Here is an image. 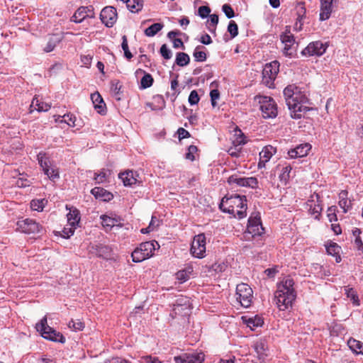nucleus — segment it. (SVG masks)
Listing matches in <instances>:
<instances>
[{
  "label": "nucleus",
  "instance_id": "47",
  "mask_svg": "<svg viewBox=\"0 0 363 363\" xmlns=\"http://www.w3.org/2000/svg\"><path fill=\"white\" fill-rule=\"evenodd\" d=\"M305 13H306L305 8L303 6H301L298 11V17H297L296 22L294 26V28L296 30H301L302 29L301 21H302V18H303Z\"/></svg>",
  "mask_w": 363,
  "mask_h": 363
},
{
  "label": "nucleus",
  "instance_id": "36",
  "mask_svg": "<svg viewBox=\"0 0 363 363\" xmlns=\"http://www.w3.org/2000/svg\"><path fill=\"white\" fill-rule=\"evenodd\" d=\"M163 26L164 25L160 23H153L145 30V34L146 36L153 37L162 29Z\"/></svg>",
  "mask_w": 363,
  "mask_h": 363
},
{
  "label": "nucleus",
  "instance_id": "17",
  "mask_svg": "<svg viewBox=\"0 0 363 363\" xmlns=\"http://www.w3.org/2000/svg\"><path fill=\"white\" fill-rule=\"evenodd\" d=\"M117 18L116 9L113 6H106L100 13L102 23L107 27H112L116 22Z\"/></svg>",
  "mask_w": 363,
  "mask_h": 363
},
{
  "label": "nucleus",
  "instance_id": "39",
  "mask_svg": "<svg viewBox=\"0 0 363 363\" xmlns=\"http://www.w3.org/2000/svg\"><path fill=\"white\" fill-rule=\"evenodd\" d=\"M190 62L189 56L185 52H178L176 56L175 62L180 67L187 65Z\"/></svg>",
  "mask_w": 363,
  "mask_h": 363
},
{
  "label": "nucleus",
  "instance_id": "7",
  "mask_svg": "<svg viewBox=\"0 0 363 363\" xmlns=\"http://www.w3.org/2000/svg\"><path fill=\"white\" fill-rule=\"evenodd\" d=\"M256 99L260 104V110L264 118H273L277 116V106L274 100L265 96H257Z\"/></svg>",
  "mask_w": 363,
  "mask_h": 363
},
{
  "label": "nucleus",
  "instance_id": "50",
  "mask_svg": "<svg viewBox=\"0 0 363 363\" xmlns=\"http://www.w3.org/2000/svg\"><path fill=\"white\" fill-rule=\"evenodd\" d=\"M190 271L186 269L180 270L176 273V277L181 282H184L189 279Z\"/></svg>",
  "mask_w": 363,
  "mask_h": 363
},
{
  "label": "nucleus",
  "instance_id": "46",
  "mask_svg": "<svg viewBox=\"0 0 363 363\" xmlns=\"http://www.w3.org/2000/svg\"><path fill=\"white\" fill-rule=\"evenodd\" d=\"M121 47L123 50L124 51V55L128 60H130L133 57V55L129 50L128 48V39L126 35L122 36V43Z\"/></svg>",
  "mask_w": 363,
  "mask_h": 363
},
{
  "label": "nucleus",
  "instance_id": "61",
  "mask_svg": "<svg viewBox=\"0 0 363 363\" xmlns=\"http://www.w3.org/2000/svg\"><path fill=\"white\" fill-rule=\"evenodd\" d=\"M76 228V226L65 227L62 230L63 237L69 238L74 234Z\"/></svg>",
  "mask_w": 363,
  "mask_h": 363
},
{
  "label": "nucleus",
  "instance_id": "58",
  "mask_svg": "<svg viewBox=\"0 0 363 363\" xmlns=\"http://www.w3.org/2000/svg\"><path fill=\"white\" fill-rule=\"evenodd\" d=\"M338 204L340 207L342 208L344 213H347L352 206L351 201L348 200V199L343 201H339Z\"/></svg>",
  "mask_w": 363,
  "mask_h": 363
},
{
  "label": "nucleus",
  "instance_id": "28",
  "mask_svg": "<svg viewBox=\"0 0 363 363\" xmlns=\"http://www.w3.org/2000/svg\"><path fill=\"white\" fill-rule=\"evenodd\" d=\"M154 102L147 103L146 106L152 111L162 110L165 106V101L162 96L157 95L153 98Z\"/></svg>",
  "mask_w": 363,
  "mask_h": 363
},
{
  "label": "nucleus",
  "instance_id": "18",
  "mask_svg": "<svg viewBox=\"0 0 363 363\" xmlns=\"http://www.w3.org/2000/svg\"><path fill=\"white\" fill-rule=\"evenodd\" d=\"M276 153V148L272 145L264 147L259 152V161L258 162V168L262 169L265 167L266 163L269 161L271 157Z\"/></svg>",
  "mask_w": 363,
  "mask_h": 363
},
{
  "label": "nucleus",
  "instance_id": "19",
  "mask_svg": "<svg viewBox=\"0 0 363 363\" xmlns=\"http://www.w3.org/2000/svg\"><path fill=\"white\" fill-rule=\"evenodd\" d=\"M118 177L125 186H130L139 182V174L132 170H126L120 173Z\"/></svg>",
  "mask_w": 363,
  "mask_h": 363
},
{
  "label": "nucleus",
  "instance_id": "23",
  "mask_svg": "<svg viewBox=\"0 0 363 363\" xmlns=\"http://www.w3.org/2000/svg\"><path fill=\"white\" fill-rule=\"evenodd\" d=\"M156 246H157L158 248L160 247L158 242L153 240L141 243L139 248L148 259L153 255V252L155 250Z\"/></svg>",
  "mask_w": 363,
  "mask_h": 363
},
{
  "label": "nucleus",
  "instance_id": "59",
  "mask_svg": "<svg viewBox=\"0 0 363 363\" xmlns=\"http://www.w3.org/2000/svg\"><path fill=\"white\" fill-rule=\"evenodd\" d=\"M233 147H231L228 150V153L232 157H238L240 156V153L241 151V147L237 145H233Z\"/></svg>",
  "mask_w": 363,
  "mask_h": 363
},
{
  "label": "nucleus",
  "instance_id": "57",
  "mask_svg": "<svg viewBox=\"0 0 363 363\" xmlns=\"http://www.w3.org/2000/svg\"><path fill=\"white\" fill-rule=\"evenodd\" d=\"M121 84L118 80H114L111 82V89L115 95H118L121 92Z\"/></svg>",
  "mask_w": 363,
  "mask_h": 363
},
{
  "label": "nucleus",
  "instance_id": "41",
  "mask_svg": "<svg viewBox=\"0 0 363 363\" xmlns=\"http://www.w3.org/2000/svg\"><path fill=\"white\" fill-rule=\"evenodd\" d=\"M47 201L43 199H33L30 201V208L33 211H42L47 203Z\"/></svg>",
  "mask_w": 363,
  "mask_h": 363
},
{
  "label": "nucleus",
  "instance_id": "6",
  "mask_svg": "<svg viewBox=\"0 0 363 363\" xmlns=\"http://www.w3.org/2000/svg\"><path fill=\"white\" fill-rule=\"evenodd\" d=\"M279 62L277 60L267 63L262 70V83L269 88L274 87V80L279 72Z\"/></svg>",
  "mask_w": 363,
  "mask_h": 363
},
{
  "label": "nucleus",
  "instance_id": "35",
  "mask_svg": "<svg viewBox=\"0 0 363 363\" xmlns=\"http://www.w3.org/2000/svg\"><path fill=\"white\" fill-rule=\"evenodd\" d=\"M349 347L357 354H363V342L353 338L348 340Z\"/></svg>",
  "mask_w": 363,
  "mask_h": 363
},
{
  "label": "nucleus",
  "instance_id": "24",
  "mask_svg": "<svg viewBox=\"0 0 363 363\" xmlns=\"http://www.w3.org/2000/svg\"><path fill=\"white\" fill-rule=\"evenodd\" d=\"M91 11V7L81 6L75 11L71 21L75 23H81L84 19L90 16L89 13Z\"/></svg>",
  "mask_w": 363,
  "mask_h": 363
},
{
  "label": "nucleus",
  "instance_id": "9",
  "mask_svg": "<svg viewBox=\"0 0 363 363\" xmlns=\"http://www.w3.org/2000/svg\"><path fill=\"white\" fill-rule=\"evenodd\" d=\"M17 229L26 234H38L43 230V226L35 220L26 218L17 222Z\"/></svg>",
  "mask_w": 363,
  "mask_h": 363
},
{
  "label": "nucleus",
  "instance_id": "5",
  "mask_svg": "<svg viewBox=\"0 0 363 363\" xmlns=\"http://www.w3.org/2000/svg\"><path fill=\"white\" fill-rule=\"evenodd\" d=\"M264 229L262 227L259 216H250L248 219L247 230L243 235L246 240H250L256 238H260L264 234Z\"/></svg>",
  "mask_w": 363,
  "mask_h": 363
},
{
  "label": "nucleus",
  "instance_id": "54",
  "mask_svg": "<svg viewBox=\"0 0 363 363\" xmlns=\"http://www.w3.org/2000/svg\"><path fill=\"white\" fill-rule=\"evenodd\" d=\"M222 10L228 18H231L235 16V12L230 5L225 4L223 5Z\"/></svg>",
  "mask_w": 363,
  "mask_h": 363
},
{
  "label": "nucleus",
  "instance_id": "42",
  "mask_svg": "<svg viewBox=\"0 0 363 363\" xmlns=\"http://www.w3.org/2000/svg\"><path fill=\"white\" fill-rule=\"evenodd\" d=\"M154 79L152 76L149 73H145L140 80V88H149L152 85Z\"/></svg>",
  "mask_w": 363,
  "mask_h": 363
},
{
  "label": "nucleus",
  "instance_id": "29",
  "mask_svg": "<svg viewBox=\"0 0 363 363\" xmlns=\"http://www.w3.org/2000/svg\"><path fill=\"white\" fill-rule=\"evenodd\" d=\"M60 40H61L57 35H50L46 45L43 48V50L46 52H52Z\"/></svg>",
  "mask_w": 363,
  "mask_h": 363
},
{
  "label": "nucleus",
  "instance_id": "60",
  "mask_svg": "<svg viewBox=\"0 0 363 363\" xmlns=\"http://www.w3.org/2000/svg\"><path fill=\"white\" fill-rule=\"evenodd\" d=\"M336 206H330L328 209V218L330 222L337 220V216L335 213Z\"/></svg>",
  "mask_w": 363,
  "mask_h": 363
},
{
  "label": "nucleus",
  "instance_id": "25",
  "mask_svg": "<svg viewBox=\"0 0 363 363\" xmlns=\"http://www.w3.org/2000/svg\"><path fill=\"white\" fill-rule=\"evenodd\" d=\"M67 225L77 227L80 221V213L76 208H69V212L67 215Z\"/></svg>",
  "mask_w": 363,
  "mask_h": 363
},
{
  "label": "nucleus",
  "instance_id": "64",
  "mask_svg": "<svg viewBox=\"0 0 363 363\" xmlns=\"http://www.w3.org/2000/svg\"><path fill=\"white\" fill-rule=\"evenodd\" d=\"M177 134H178V136H179V139L180 140H182V139H184V138H189L191 136L190 133H189V131H187L186 130H185L183 128H179L177 130Z\"/></svg>",
  "mask_w": 363,
  "mask_h": 363
},
{
  "label": "nucleus",
  "instance_id": "15",
  "mask_svg": "<svg viewBox=\"0 0 363 363\" xmlns=\"http://www.w3.org/2000/svg\"><path fill=\"white\" fill-rule=\"evenodd\" d=\"M306 206L310 214L315 219H319L323 210L320 195L316 193L312 194L310 199L307 201Z\"/></svg>",
  "mask_w": 363,
  "mask_h": 363
},
{
  "label": "nucleus",
  "instance_id": "48",
  "mask_svg": "<svg viewBox=\"0 0 363 363\" xmlns=\"http://www.w3.org/2000/svg\"><path fill=\"white\" fill-rule=\"evenodd\" d=\"M235 139L233 140V145H242L246 143L245 136L240 130H238V133H235Z\"/></svg>",
  "mask_w": 363,
  "mask_h": 363
},
{
  "label": "nucleus",
  "instance_id": "12",
  "mask_svg": "<svg viewBox=\"0 0 363 363\" xmlns=\"http://www.w3.org/2000/svg\"><path fill=\"white\" fill-rule=\"evenodd\" d=\"M328 47L327 43L320 40L313 41L302 50L301 54L304 56H321L325 52Z\"/></svg>",
  "mask_w": 363,
  "mask_h": 363
},
{
  "label": "nucleus",
  "instance_id": "45",
  "mask_svg": "<svg viewBox=\"0 0 363 363\" xmlns=\"http://www.w3.org/2000/svg\"><path fill=\"white\" fill-rule=\"evenodd\" d=\"M131 257H132L133 261L134 262H140L147 259L146 257V256L145 255H143V252L140 251L139 247H137L132 252Z\"/></svg>",
  "mask_w": 363,
  "mask_h": 363
},
{
  "label": "nucleus",
  "instance_id": "16",
  "mask_svg": "<svg viewBox=\"0 0 363 363\" xmlns=\"http://www.w3.org/2000/svg\"><path fill=\"white\" fill-rule=\"evenodd\" d=\"M205 355L202 352L182 353L174 357V363H203Z\"/></svg>",
  "mask_w": 363,
  "mask_h": 363
},
{
  "label": "nucleus",
  "instance_id": "22",
  "mask_svg": "<svg viewBox=\"0 0 363 363\" xmlns=\"http://www.w3.org/2000/svg\"><path fill=\"white\" fill-rule=\"evenodd\" d=\"M91 99L96 111L101 115H105L106 113V104L99 93L92 94Z\"/></svg>",
  "mask_w": 363,
  "mask_h": 363
},
{
  "label": "nucleus",
  "instance_id": "31",
  "mask_svg": "<svg viewBox=\"0 0 363 363\" xmlns=\"http://www.w3.org/2000/svg\"><path fill=\"white\" fill-rule=\"evenodd\" d=\"M193 56L196 62H204L207 59L206 49L202 45L196 47Z\"/></svg>",
  "mask_w": 363,
  "mask_h": 363
},
{
  "label": "nucleus",
  "instance_id": "13",
  "mask_svg": "<svg viewBox=\"0 0 363 363\" xmlns=\"http://www.w3.org/2000/svg\"><path fill=\"white\" fill-rule=\"evenodd\" d=\"M38 160L43 170L50 179L54 180L59 177L58 170L55 168L50 167V162L46 157L45 153L39 152L38 155Z\"/></svg>",
  "mask_w": 363,
  "mask_h": 363
},
{
  "label": "nucleus",
  "instance_id": "33",
  "mask_svg": "<svg viewBox=\"0 0 363 363\" xmlns=\"http://www.w3.org/2000/svg\"><path fill=\"white\" fill-rule=\"evenodd\" d=\"M101 224L106 230H110L113 227L117 225L118 219L109 217L106 215L101 216Z\"/></svg>",
  "mask_w": 363,
  "mask_h": 363
},
{
  "label": "nucleus",
  "instance_id": "37",
  "mask_svg": "<svg viewBox=\"0 0 363 363\" xmlns=\"http://www.w3.org/2000/svg\"><path fill=\"white\" fill-rule=\"evenodd\" d=\"M292 168L290 165H286L282 167L281 172L279 176L281 184L286 185L290 177V172Z\"/></svg>",
  "mask_w": 363,
  "mask_h": 363
},
{
  "label": "nucleus",
  "instance_id": "11",
  "mask_svg": "<svg viewBox=\"0 0 363 363\" xmlns=\"http://www.w3.org/2000/svg\"><path fill=\"white\" fill-rule=\"evenodd\" d=\"M280 40L281 43L284 44L283 50L284 55L292 57L295 51L294 45L296 40L294 35L291 32L289 26H286L285 31L280 35Z\"/></svg>",
  "mask_w": 363,
  "mask_h": 363
},
{
  "label": "nucleus",
  "instance_id": "53",
  "mask_svg": "<svg viewBox=\"0 0 363 363\" xmlns=\"http://www.w3.org/2000/svg\"><path fill=\"white\" fill-rule=\"evenodd\" d=\"M63 118H65V120L64 121L66 123H67L68 125L71 127H76L78 125L76 123L77 118L75 116L71 113L65 114L63 116Z\"/></svg>",
  "mask_w": 363,
  "mask_h": 363
},
{
  "label": "nucleus",
  "instance_id": "32",
  "mask_svg": "<svg viewBox=\"0 0 363 363\" xmlns=\"http://www.w3.org/2000/svg\"><path fill=\"white\" fill-rule=\"evenodd\" d=\"M344 291L346 296L350 298L353 305L359 306L360 303L357 293L353 288H351L349 286H345Z\"/></svg>",
  "mask_w": 363,
  "mask_h": 363
},
{
  "label": "nucleus",
  "instance_id": "62",
  "mask_svg": "<svg viewBox=\"0 0 363 363\" xmlns=\"http://www.w3.org/2000/svg\"><path fill=\"white\" fill-rule=\"evenodd\" d=\"M94 179L96 181L97 183H103L106 180V174L104 171H101L99 173H96Z\"/></svg>",
  "mask_w": 363,
  "mask_h": 363
},
{
  "label": "nucleus",
  "instance_id": "55",
  "mask_svg": "<svg viewBox=\"0 0 363 363\" xmlns=\"http://www.w3.org/2000/svg\"><path fill=\"white\" fill-rule=\"evenodd\" d=\"M210 13L211 9L208 6H201L198 9V13L202 18L208 16L210 15Z\"/></svg>",
  "mask_w": 363,
  "mask_h": 363
},
{
  "label": "nucleus",
  "instance_id": "1",
  "mask_svg": "<svg viewBox=\"0 0 363 363\" xmlns=\"http://www.w3.org/2000/svg\"><path fill=\"white\" fill-rule=\"evenodd\" d=\"M284 96L293 118H301L303 113L309 111L306 94L295 84L288 85L284 89Z\"/></svg>",
  "mask_w": 363,
  "mask_h": 363
},
{
  "label": "nucleus",
  "instance_id": "49",
  "mask_svg": "<svg viewBox=\"0 0 363 363\" xmlns=\"http://www.w3.org/2000/svg\"><path fill=\"white\" fill-rule=\"evenodd\" d=\"M228 31L230 33L231 38H235L238 35V26L234 21H230L228 26Z\"/></svg>",
  "mask_w": 363,
  "mask_h": 363
},
{
  "label": "nucleus",
  "instance_id": "26",
  "mask_svg": "<svg viewBox=\"0 0 363 363\" xmlns=\"http://www.w3.org/2000/svg\"><path fill=\"white\" fill-rule=\"evenodd\" d=\"M255 350L260 362H264L267 357V347L263 342H257Z\"/></svg>",
  "mask_w": 363,
  "mask_h": 363
},
{
  "label": "nucleus",
  "instance_id": "56",
  "mask_svg": "<svg viewBox=\"0 0 363 363\" xmlns=\"http://www.w3.org/2000/svg\"><path fill=\"white\" fill-rule=\"evenodd\" d=\"M199 96L198 92L196 90H193L191 91L189 96V102L191 105L197 104L199 101Z\"/></svg>",
  "mask_w": 363,
  "mask_h": 363
},
{
  "label": "nucleus",
  "instance_id": "52",
  "mask_svg": "<svg viewBox=\"0 0 363 363\" xmlns=\"http://www.w3.org/2000/svg\"><path fill=\"white\" fill-rule=\"evenodd\" d=\"M160 52L165 60H169L172 57V51L168 48L166 44H163L161 46Z\"/></svg>",
  "mask_w": 363,
  "mask_h": 363
},
{
  "label": "nucleus",
  "instance_id": "38",
  "mask_svg": "<svg viewBox=\"0 0 363 363\" xmlns=\"http://www.w3.org/2000/svg\"><path fill=\"white\" fill-rule=\"evenodd\" d=\"M96 255L99 257L104 259H108L111 255V250L109 247L106 245H99L96 248Z\"/></svg>",
  "mask_w": 363,
  "mask_h": 363
},
{
  "label": "nucleus",
  "instance_id": "30",
  "mask_svg": "<svg viewBox=\"0 0 363 363\" xmlns=\"http://www.w3.org/2000/svg\"><path fill=\"white\" fill-rule=\"evenodd\" d=\"M91 193L96 197L104 201L110 200L113 195L101 187H94Z\"/></svg>",
  "mask_w": 363,
  "mask_h": 363
},
{
  "label": "nucleus",
  "instance_id": "34",
  "mask_svg": "<svg viewBox=\"0 0 363 363\" xmlns=\"http://www.w3.org/2000/svg\"><path fill=\"white\" fill-rule=\"evenodd\" d=\"M124 3L131 12H138L143 7V0H125Z\"/></svg>",
  "mask_w": 363,
  "mask_h": 363
},
{
  "label": "nucleus",
  "instance_id": "51",
  "mask_svg": "<svg viewBox=\"0 0 363 363\" xmlns=\"http://www.w3.org/2000/svg\"><path fill=\"white\" fill-rule=\"evenodd\" d=\"M198 151V148L195 145H190L188 147L187 152L185 155V158L190 161H194L195 160L194 154Z\"/></svg>",
  "mask_w": 363,
  "mask_h": 363
},
{
  "label": "nucleus",
  "instance_id": "8",
  "mask_svg": "<svg viewBox=\"0 0 363 363\" xmlns=\"http://www.w3.org/2000/svg\"><path fill=\"white\" fill-rule=\"evenodd\" d=\"M236 300L244 308L251 306L253 298V291L247 284L241 283L236 287Z\"/></svg>",
  "mask_w": 363,
  "mask_h": 363
},
{
  "label": "nucleus",
  "instance_id": "63",
  "mask_svg": "<svg viewBox=\"0 0 363 363\" xmlns=\"http://www.w3.org/2000/svg\"><path fill=\"white\" fill-rule=\"evenodd\" d=\"M211 104L213 107L216 106V99H218L220 96L219 91L217 89H213L211 91L210 93Z\"/></svg>",
  "mask_w": 363,
  "mask_h": 363
},
{
  "label": "nucleus",
  "instance_id": "27",
  "mask_svg": "<svg viewBox=\"0 0 363 363\" xmlns=\"http://www.w3.org/2000/svg\"><path fill=\"white\" fill-rule=\"evenodd\" d=\"M30 108H34L38 111H48L51 108V105L42 101L40 99L35 96L31 102Z\"/></svg>",
  "mask_w": 363,
  "mask_h": 363
},
{
  "label": "nucleus",
  "instance_id": "21",
  "mask_svg": "<svg viewBox=\"0 0 363 363\" xmlns=\"http://www.w3.org/2000/svg\"><path fill=\"white\" fill-rule=\"evenodd\" d=\"M311 148V145L308 143L301 144L296 148L291 149L288 152L290 157H302L308 155Z\"/></svg>",
  "mask_w": 363,
  "mask_h": 363
},
{
  "label": "nucleus",
  "instance_id": "20",
  "mask_svg": "<svg viewBox=\"0 0 363 363\" xmlns=\"http://www.w3.org/2000/svg\"><path fill=\"white\" fill-rule=\"evenodd\" d=\"M333 1L334 0H320V21H325L330 17L333 10Z\"/></svg>",
  "mask_w": 363,
  "mask_h": 363
},
{
  "label": "nucleus",
  "instance_id": "10",
  "mask_svg": "<svg viewBox=\"0 0 363 363\" xmlns=\"http://www.w3.org/2000/svg\"><path fill=\"white\" fill-rule=\"evenodd\" d=\"M206 236L204 234L195 235L191 243L190 252L193 257L203 258L206 255Z\"/></svg>",
  "mask_w": 363,
  "mask_h": 363
},
{
  "label": "nucleus",
  "instance_id": "40",
  "mask_svg": "<svg viewBox=\"0 0 363 363\" xmlns=\"http://www.w3.org/2000/svg\"><path fill=\"white\" fill-rule=\"evenodd\" d=\"M340 247L337 243H331L328 246L326 247V251L328 255L337 257H336V261L339 262L340 260V257L339 256Z\"/></svg>",
  "mask_w": 363,
  "mask_h": 363
},
{
  "label": "nucleus",
  "instance_id": "43",
  "mask_svg": "<svg viewBox=\"0 0 363 363\" xmlns=\"http://www.w3.org/2000/svg\"><path fill=\"white\" fill-rule=\"evenodd\" d=\"M247 325L253 330V328L261 326L263 324V320L255 316V318H249L247 320H245Z\"/></svg>",
  "mask_w": 363,
  "mask_h": 363
},
{
  "label": "nucleus",
  "instance_id": "44",
  "mask_svg": "<svg viewBox=\"0 0 363 363\" xmlns=\"http://www.w3.org/2000/svg\"><path fill=\"white\" fill-rule=\"evenodd\" d=\"M68 327L69 328L72 329L73 330L81 331L84 328V323L83 322H82L79 319H77V320L72 319L68 323Z\"/></svg>",
  "mask_w": 363,
  "mask_h": 363
},
{
  "label": "nucleus",
  "instance_id": "4",
  "mask_svg": "<svg viewBox=\"0 0 363 363\" xmlns=\"http://www.w3.org/2000/svg\"><path fill=\"white\" fill-rule=\"evenodd\" d=\"M35 328L45 339L61 343L65 342V337L62 334L48 325L46 315L40 320L39 323L36 324Z\"/></svg>",
  "mask_w": 363,
  "mask_h": 363
},
{
  "label": "nucleus",
  "instance_id": "2",
  "mask_svg": "<svg viewBox=\"0 0 363 363\" xmlns=\"http://www.w3.org/2000/svg\"><path fill=\"white\" fill-rule=\"evenodd\" d=\"M294 284V279L288 277L284 278L277 284V289L274 294V300L280 311H285L292 306L293 302L296 297Z\"/></svg>",
  "mask_w": 363,
  "mask_h": 363
},
{
  "label": "nucleus",
  "instance_id": "3",
  "mask_svg": "<svg viewBox=\"0 0 363 363\" xmlns=\"http://www.w3.org/2000/svg\"><path fill=\"white\" fill-rule=\"evenodd\" d=\"M247 199L238 194L224 196L219 205L220 209L234 217L242 219L247 216Z\"/></svg>",
  "mask_w": 363,
  "mask_h": 363
},
{
  "label": "nucleus",
  "instance_id": "14",
  "mask_svg": "<svg viewBox=\"0 0 363 363\" xmlns=\"http://www.w3.org/2000/svg\"><path fill=\"white\" fill-rule=\"evenodd\" d=\"M229 184H236L239 186L251 187L256 189L258 186V181L256 177H240L238 174H233L228 179Z\"/></svg>",
  "mask_w": 363,
  "mask_h": 363
}]
</instances>
